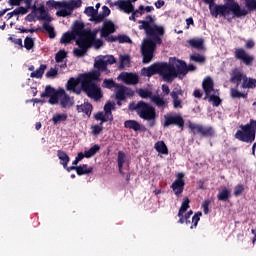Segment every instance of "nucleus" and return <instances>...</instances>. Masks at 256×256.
<instances>
[{
  "label": "nucleus",
  "mask_w": 256,
  "mask_h": 256,
  "mask_svg": "<svg viewBox=\"0 0 256 256\" xmlns=\"http://www.w3.org/2000/svg\"><path fill=\"white\" fill-rule=\"evenodd\" d=\"M100 150L101 146H99V144L93 145L89 150L84 151L85 158L91 159V157L97 155V153H99Z\"/></svg>",
  "instance_id": "72a5a7b5"
},
{
  "label": "nucleus",
  "mask_w": 256,
  "mask_h": 256,
  "mask_svg": "<svg viewBox=\"0 0 256 256\" xmlns=\"http://www.w3.org/2000/svg\"><path fill=\"white\" fill-rule=\"evenodd\" d=\"M190 133L194 136L199 135L204 138H213L215 137V129L212 126H203L202 124H193L188 125Z\"/></svg>",
  "instance_id": "1a4fd4ad"
},
{
  "label": "nucleus",
  "mask_w": 256,
  "mask_h": 256,
  "mask_svg": "<svg viewBox=\"0 0 256 256\" xmlns=\"http://www.w3.org/2000/svg\"><path fill=\"white\" fill-rule=\"evenodd\" d=\"M83 5L81 0L64 1V8L56 12L57 17H69L74 9H79Z\"/></svg>",
  "instance_id": "9b49d317"
},
{
  "label": "nucleus",
  "mask_w": 256,
  "mask_h": 256,
  "mask_svg": "<svg viewBox=\"0 0 256 256\" xmlns=\"http://www.w3.org/2000/svg\"><path fill=\"white\" fill-rule=\"evenodd\" d=\"M114 5L118 7L120 11H123V13H126L127 15H131V13H133V11L135 10V6L133 5V3L128 0H118L114 3Z\"/></svg>",
  "instance_id": "dca6fc26"
},
{
  "label": "nucleus",
  "mask_w": 256,
  "mask_h": 256,
  "mask_svg": "<svg viewBox=\"0 0 256 256\" xmlns=\"http://www.w3.org/2000/svg\"><path fill=\"white\" fill-rule=\"evenodd\" d=\"M77 36L73 34V32H65L61 39H60V43L62 44H67V43H71V41H73Z\"/></svg>",
  "instance_id": "a19ab883"
},
{
  "label": "nucleus",
  "mask_w": 256,
  "mask_h": 256,
  "mask_svg": "<svg viewBox=\"0 0 256 256\" xmlns=\"http://www.w3.org/2000/svg\"><path fill=\"white\" fill-rule=\"evenodd\" d=\"M137 93L141 99H151V97H153V92L149 91L148 89L140 88Z\"/></svg>",
  "instance_id": "09e8293b"
},
{
  "label": "nucleus",
  "mask_w": 256,
  "mask_h": 256,
  "mask_svg": "<svg viewBox=\"0 0 256 256\" xmlns=\"http://www.w3.org/2000/svg\"><path fill=\"white\" fill-rule=\"evenodd\" d=\"M102 58L104 59L106 65H114V63H117V60L113 55H106V56H103Z\"/></svg>",
  "instance_id": "13d9d810"
},
{
  "label": "nucleus",
  "mask_w": 256,
  "mask_h": 256,
  "mask_svg": "<svg viewBox=\"0 0 256 256\" xmlns=\"http://www.w3.org/2000/svg\"><path fill=\"white\" fill-rule=\"evenodd\" d=\"M203 215L202 212H196L194 214V216L192 217V222H191V216H189L188 214L184 215V223H186V225H189L190 222L192 223V225L190 226V229H196L197 225L199 224V221H201V216Z\"/></svg>",
  "instance_id": "412c9836"
},
{
  "label": "nucleus",
  "mask_w": 256,
  "mask_h": 256,
  "mask_svg": "<svg viewBox=\"0 0 256 256\" xmlns=\"http://www.w3.org/2000/svg\"><path fill=\"white\" fill-rule=\"evenodd\" d=\"M246 77L245 74L241 72L234 73L230 78V83H235L236 87H239L241 81H243V78Z\"/></svg>",
  "instance_id": "e433bc0d"
},
{
  "label": "nucleus",
  "mask_w": 256,
  "mask_h": 256,
  "mask_svg": "<svg viewBox=\"0 0 256 256\" xmlns=\"http://www.w3.org/2000/svg\"><path fill=\"white\" fill-rule=\"evenodd\" d=\"M115 99L117 101L116 104L118 105V107H121L123 105V101H127L122 91H116Z\"/></svg>",
  "instance_id": "603ef678"
},
{
  "label": "nucleus",
  "mask_w": 256,
  "mask_h": 256,
  "mask_svg": "<svg viewBox=\"0 0 256 256\" xmlns=\"http://www.w3.org/2000/svg\"><path fill=\"white\" fill-rule=\"evenodd\" d=\"M96 81H101V72L99 71H93L81 75V89L83 93H85L89 99L99 101L103 99V92Z\"/></svg>",
  "instance_id": "f03ea898"
},
{
  "label": "nucleus",
  "mask_w": 256,
  "mask_h": 256,
  "mask_svg": "<svg viewBox=\"0 0 256 256\" xmlns=\"http://www.w3.org/2000/svg\"><path fill=\"white\" fill-rule=\"evenodd\" d=\"M53 125H58V123H63L65 121H67V114L62 113H56L53 115L52 119H51Z\"/></svg>",
  "instance_id": "4c0bfd02"
},
{
  "label": "nucleus",
  "mask_w": 256,
  "mask_h": 256,
  "mask_svg": "<svg viewBox=\"0 0 256 256\" xmlns=\"http://www.w3.org/2000/svg\"><path fill=\"white\" fill-rule=\"evenodd\" d=\"M94 68L98 69L95 71H98L99 73H101V71H107V62H105V59L102 57L95 61Z\"/></svg>",
  "instance_id": "f704fd0d"
},
{
  "label": "nucleus",
  "mask_w": 256,
  "mask_h": 256,
  "mask_svg": "<svg viewBox=\"0 0 256 256\" xmlns=\"http://www.w3.org/2000/svg\"><path fill=\"white\" fill-rule=\"evenodd\" d=\"M232 13V18H229V15ZM210 14L212 17H224L227 19L229 23L233 21V19H241V17H246L249 15V11L245 8H241L239 3H232V4H214L212 9H210Z\"/></svg>",
  "instance_id": "7ed1b4c3"
},
{
  "label": "nucleus",
  "mask_w": 256,
  "mask_h": 256,
  "mask_svg": "<svg viewBox=\"0 0 256 256\" xmlns=\"http://www.w3.org/2000/svg\"><path fill=\"white\" fill-rule=\"evenodd\" d=\"M120 78L126 85H137L139 83V76L133 73H122L120 74Z\"/></svg>",
  "instance_id": "5701e85b"
},
{
  "label": "nucleus",
  "mask_w": 256,
  "mask_h": 256,
  "mask_svg": "<svg viewBox=\"0 0 256 256\" xmlns=\"http://www.w3.org/2000/svg\"><path fill=\"white\" fill-rule=\"evenodd\" d=\"M247 11H256V0H244Z\"/></svg>",
  "instance_id": "5fc2aeb1"
},
{
  "label": "nucleus",
  "mask_w": 256,
  "mask_h": 256,
  "mask_svg": "<svg viewBox=\"0 0 256 256\" xmlns=\"http://www.w3.org/2000/svg\"><path fill=\"white\" fill-rule=\"evenodd\" d=\"M46 5L49 9H64V1L57 2L55 0H48Z\"/></svg>",
  "instance_id": "37998d69"
},
{
  "label": "nucleus",
  "mask_w": 256,
  "mask_h": 256,
  "mask_svg": "<svg viewBox=\"0 0 256 256\" xmlns=\"http://www.w3.org/2000/svg\"><path fill=\"white\" fill-rule=\"evenodd\" d=\"M256 135V120L250 119L246 125L241 124L240 130H237L234 137L242 143H253Z\"/></svg>",
  "instance_id": "0eeeda50"
},
{
  "label": "nucleus",
  "mask_w": 256,
  "mask_h": 256,
  "mask_svg": "<svg viewBox=\"0 0 256 256\" xmlns=\"http://www.w3.org/2000/svg\"><path fill=\"white\" fill-rule=\"evenodd\" d=\"M125 158H126L125 152L119 151L118 157H117L118 170L120 175H122L123 177H125V172H123V165L125 164Z\"/></svg>",
  "instance_id": "7c9ffc66"
},
{
  "label": "nucleus",
  "mask_w": 256,
  "mask_h": 256,
  "mask_svg": "<svg viewBox=\"0 0 256 256\" xmlns=\"http://www.w3.org/2000/svg\"><path fill=\"white\" fill-rule=\"evenodd\" d=\"M112 33H115V24L111 20L104 21L100 31L101 37L107 38Z\"/></svg>",
  "instance_id": "a211bd4d"
},
{
  "label": "nucleus",
  "mask_w": 256,
  "mask_h": 256,
  "mask_svg": "<svg viewBox=\"0 0 256 256\" xmlns=\"http://www.w3.org/2000/svg\"><path fill=\"white\" fill-rule=\"evenodd\" d=\"M163 97L164 96L161 97L159 95H153L151 97L152 103H154L158 109H165V107H167V101H165V98Z\"/></svg>",
  "instance_id": "bb28decb"
},
{
  "label": "nucleus",
  "mask_w": 256,
  "mask_h": 256,
  "mask_svg": "<svg viewBox=\"0 0 256 256\" xmlns=\"http://www.w3.org/2000/svg\"><path fill=\"white\" fill-rule=\"evenodd\" d=\"M103 87H105V89H113V87H116V89H119V87H121V84L115 83L113 79H104Z\"/></svg>",
  "instance_id": "a18cd8bd"
},
{
  "label": "nucleus",
  "mask_w": 256,
  "mask_h": 256,
  "mask_svg": "<svg viewBox=\"0 0 256 256\" xmlns=\"http://www.w3.org/2000/svg\"><path fill=\"white\" fill-rule=\"evenodd\" d=\"M92 46H94L95 49H101V47H103V40L95 39V34H94V40L92 41Z\"/></svg>",
  "instance_id": "69168bd1"
},
{
  "label": "nucleus",
  "mask_w": 256,
  "mask_h": 256,
  "mask_svg": "<svg viewBox=\"0 0 256 256\" xmlns=\"http://www.w3.org/2000/svg\"><path fill=\"white\" fill-rule=\"evenodd\" d=\"M119 43H131V38L127 35H118Z\"/></svg>",
  "instance_id": "338daca9"
},
{
  "label": "nucleus",
  "mask_w": 256,
  "mask_h": 256,
  "mask_svg": "<svg viewBox=\"0 0 256 256\" xmlns=\"http://www.w3.org/2000/svg\"><path fill=\"white\" fill-rule=\"evenodd\" d=\"M45 69H47V65L41 64L40 67L36 71H33L30 74V77L32 79H41V77H43V75L45 74Z\"/></svg>",
  "instance_id": "473e14b6"
},
{
  "label": "nucleus",
  "mask_w": 256,
  "mask_h": 256,
  "mask_svg": "<svg viewBox=\"0 0 256 256\" xmlns=\"http://www.w3.org/2000/svg\"><path fill=\"white\" fill-rule=\"evenodd\" d=\"M129 111L132 113L135 111L140 119L144 121H148V127H155L157 125V112L155 107L151 104L146 103L145 101L141 100L136 102H130L128 105Z\"/></svg>",
  "instance_id": "20e7f679"
},
{
  "label": "nucleus",
  "mask_w": 256,
  "mask_h": 256,
  "mask_svg": "<svg viewBox=\"0 0 256 256\" xmlns=\"http://www.w3.org/2000/svg\"><path fill=\"white\" fill-rule=\"evenodd\" d=\"M73 100H71V96L69 94H66L65 90L64 93H60V106L62 109H67V107H73Z\"/></svg>",
  "instance_id": "b1692460"
},
{
  "label": "nucleus",
  "mask_w": 256,
  "mask_h": 256,
  "mask_svg": "<svg viewBox=\"0 0 256 256\" xmlns=\"http://www.w3.org/2000/svg\"><path fill=\"white\" fill-rule=\"evenodd\" d=\"M170 125H176L179 129L185 127V120L180 114H166L164 115L163 127H170Z\"/></svg>",
  "instance_id": "f8f14e48"
},
{
  "label": "nucleus",
  "mask_w": 256,
  "mask_h": 256,
  "mask_svg": "<svg viewBox=\"0 0 256 256\" xmlns=\"http://www.w3.org/2000/svg\"><path fill=\"white\" fill-rule=\"evenodd\" d=\"M72 34L76 37L83 35L85 32L89 33L91 30L85 29V24L81 21H75L72 27Z\"/></svg>",
  "instance_id": "4be33fe9"
},
{
  "label": "nucleus",
  "mask_w": 256,
  "mask_h": 256,
  "mask_svg": "<svg viewBox=\"0 0 256 256\" xmlns=\"http://www.w3.org/2000/svg\"><path fill=\"white\" fill-rule=\"evenodd\" d=\"M77 175H89V173H93V168H87V164H83L82 166H77L76 168Z\"/></svg>",
  "instance_id": "58836bf2"
},
{
  "label": "nucleus",
  "mask_w": 256,
  "mask_h": 256,
  "mask_svg": "<svg viewBox=\"0 0 256 256\" xmlns=\"http://www.w3.org/2000/svg\"><path fill=\"white\" fill-rule=\"evenodd\" d=\"M64 93H65V90L60 89V90H58V92H56L52 96H48L49 97L48 103L50 105H57V103H59V99L61 97V94H64Z\"/></svg>",
  "instance_id": "c9c22d12"
},
{
  "label": "nucleus",
  "mask_w": 256,
  "mask_h": 256,
  "mask_svg": "<svg viewBox=\"0 0 256 256\" xmlns=\"http://www.w3.org/2000/svg\"><path fill=\"white\" fill-rule=\"evenodd\" d=\"M77 111L78 113H85V115L90 116L91 113L93 112V105L91 103L86 102L81 105H77Z\"/></svg>",
  "instance_id": "c85d7f7f"
},
{
  "label": "nucleus",
  "mask_w": 256,
  "mask_h": 256,
  "mask_svg": "<svg viewBox=\"0 0 256 256\" xmlns=\"http://www.w3.org/2000/svg\"><path fill=\"white\" fill-rule=\"evenodd\" d=\"M232 99H247V93H241L239 90L232 88L230 91Z\"/></svg>",
  "instance_id": "49530a36"
},
{
  "label": "nucleus",
  "mask_w": 256,
  "mask_h": 256,
  "mask_svg": "<svg viewBox=\"0 0 256 256\" xmlns=\"http://www.w3.org/2000/svg\"><path fill=\"white\" fill-rule=\"evenodd\" d=\"M56 93H58V91L55 90V88L51 87V85H48L45 87L44 92L40 94V97H42V98L51 97V96L55 95Z\"/></svg>",
  "instance_id": "c03bdc74"
},
{
  "label": "nucleus",
  "mask_w": 256,
  "mask_h": 256,
  "mask_svg": "<svg viewBox=\"0 0 256 256\" xmlns=\"http://www.w3.org/2000/svg\"><path fill=\"white\" fill-rule=\"evenodd\" d=\"M191 61H195V63H205V56L201 54H193L190 56Z\"/></svg>",
  "instance_id": "4d7b16f0"
},
{
  "label": "nucleus",
  "mask_w": 256,
  "mask_h": 256,
  "mask_svg": "<svg viewBox=\"0 0 256 256\" xmlns=\"http://www.w3.org/2000/svg\"><path fill=\"white\" fill-rule=\"evenodd\" d=\"M154 149L158 153H161L162 155H169V149L167 148V145L164 141H158L155 143Z\"/></svg>",
  "instance_id": "2f4dec72"
},
{
  "label": "nucleus",
  "mask_w": 256,
  "mask_h": 256,
  "mask_svg": "<svg viewBox=\"0 0 256 256\" xmlns=\"http://www.w3.org/2000/svg\"><path fill=\"white\" fill-rule=\"evenodd\" d=\"M185 174L183 173H178L176 175V180L172 183L171 189L174 191V195L176 197H179L183 191H185Z\"/></svg>",
  "instance_id": "4468645a"
},
{
  "label": "nucleus",
  "mask_w": 256,
  "mask_h": 256,
  "mask_svg": "<svg viewBox=\"0 0 256 256\" xmlns=\"http://www.w3.org/2000/svg\"><path fill=\"white\" fill-rule=\"evenodd\" d=\"M96 121H102V123H107V121H113L110 117L105 115L103 112H98L95 115Z\"/></svg>",
  "instance_id": "864d4df0"
},
{
  "label": "nucleus",
  "mask_w": 256,
  "mask_h": 256,
  "mask_svg": "<svg viewBox=\"0 0 256 256\" xmlns=\"http://www.w3.org/2000/svg\"><path fill=\"white\" fill-rule=\"evenodd\" d=\"M234 57L238 61H242V63L246 65V67H250V65H253V62L255 61V56L250 55L243 48H236L234 51Z\"/></svg>",
  "instance_id": "ddd939ff"
},
{
  "label": "nucleus",
  "mask_w": 256,
  "mask_h": 256,
  "mask_svg": "<svg viewBox=\"0 0 256 256\" xmlns=\"http://www.w3.org/2000/svg\"><path fill=\"white\" fill-rule=\"evenodd\" d=\"M116 91H122L125 99H127V97H133V95H135V91L121 84L120 86H118V89H116Z\"/></svg>",
  "instance_id": "ea45409f"
},
{
  "label": "nucleus",
  "mask_w": 256,
  "mask_h": 256,
  "mask_svg": "<svg viewBox=\"0 0 256 256\" xmlns=\"http://www.w3.org/2000/svg\"><path fill=\"white\" fill-rule=\"evenodd\" d=\"M245 191V186L243 184H238L234 187L233 195L234 197H239Z\"/></svg>",
  "instance_id": "6e6d98bb"
},
{
  "label": "nucleus",
  "mask_w": 256,
  "mask_h": 256,
  "mask_svg": "<svg viewBox=\"0 0 256 256\" xmlns=\"http://www.w3.org/2000/svg\"><path fill=\"white\" fill-rule=\"evenodd\" d=\"M24 47L27 51H31V49H35V40L29 36L24 39Z\"/></svg>",
  "instance_id": "de8ad7c7"
},
{
  "label": "nucleus",
  "mask_w": 256,
  "mask_h": 256,
  "mask_svg": "<svg viewBox=\"0 0 256 256\" xmlns=\"http://www.w3.org/2000/svg\"><path fill=\"white\" fill-rule=\"evenodd\" d=\"M93 21H95V23H101L104 19H105V15H103L102 13L97 14V12L94 14V17H92Z\"/></svg>",
  "instance_id": "774afa93"
},
{
  "label": "nucleus",
  "mask_w": 256,
  "mask_h": 256,
  "mask_svg": "<svg viewBox=\"0 0 256 256\" xmlns=\"http://www.w3.org/2000/svg\"><path fill=\"white\" fill-rule=\"evenodd\" d=\"M67 58V52L65 50H59L55 54L56 63H63V60Z\"/></svg>",
  "instance_id": "3c124183"
},
{
  "label": "nucleus",
  "mask_w": 256,
  "mask_h": 256,
  "mask_svg": "<svg viewBox=\"0 0 256 256\" xmlns=\"http://www.w3.org/2000/svg\"><path fill=\"white\" fill-rule=\"evenodd\" d=\"M211 205V200H204L202 203V209L204 211V215H209V206Z\"/></svg>",
  "instance_id": "680f3d73"
},
{
  "label": "nucleus",
  "mask_w": 256,
  "mask_h": 256,
  "mask_svg": "<svg viewBox=\"0 0 256 256\" xmlns=\"http://www.w3.org/2000/svg\"><path fill=\"white\" fill-rule=\"evenodd\" d=\"M142 71L145 77H153V75H160V77H162L164 81L165 75H167L165 62L154 63L147 68H143Z\"/></svg>",
  "instance_id": "9d476101"
},
{
  "label": "nucleus",
  "mask_w": 256,
  "mask_h": 256,
  "mask_svg": "<svg viewBox=\"0 0 256 256\" xmlns=\"http://www.w3.org/2000/svg\"><path fill=\"white\" fill-rule=\"evenodd\" d=\"M188 43L193 49H198V51L205 49V46H203L205 40L203 38H193L188 40Z\"/></svg>",
  "instance_id": "a878e982"
},
{
  "label": "nucleus",
  "mask_w": 256,
  "mask_h": 256,
  "mask_svg": "<svg viewBox=\"0 0 256 256\" xmlns=\"http://www.w3.org/2000/svg\"><path fill=\"white\" fill-rule=\"evenodd\" d=\"M218 201H222L227 203L229 199H231V190L227 189V187L222 188L217 194Z\"/></svg>",
  "instance_id": "393cba45"
},
{
  "label": "nucleus",
  "mask_w": 256,
  "mask_h": 256,
  "mask_svg": "<svg viewBox=\"0 0 256 256\" xmlns=\"http://www.w3.org/2000/svg\"><path fill=\"white\" fill-rule=\"evenodd\" d=\"M59 71L55 68H51L47 73V79H55V76L58 75Z\"/></svg>",
  "instance_id": "0e129e2a"
},
{
  "label": "nucleus",
  "mask_w": 256,
  "mask_h": 256,
  "mask_svg": "<svg viewBox=\"0 0 256 256\" xmlns=\"http://www.w3.org/2000/svg\"><path fill=\"white\" fill-rule=\"evenodd\" d=\"M207 99L210 103H213L214 107H219V105H221V98L215 94H209Z\"/></svg>",
  "instance_id": "8fccbe9b"
},
{
  "label": "nucleus",
  "mask_w": 256,
  "mask_h": 256,
  "mask_svg": "<svg viewBox=\"0 0 256 256\" xmlns=\"http://www.w3.org/2000/svg\"><path fill=\"white\" fill-rule=\"evenodd\" d=\"M8 40L14 43V45H18L20 49H23V40L21 38H14L13 36H10Z\"/></svg>",
  "instance_id": "052dcab7"
},
{
  "label": "nucleus",
  "mask_w": 256,
  "mask_h": 256,
  "mask_svg": "<svg viewBox=\"0 0 256 256\" xmlns=\"http://www.w3.org/2000/svg\"><path fill=\"white\" fill-rule=\"evenodd\" d=\"M189 203H191V200H189V197H186L181 204L180 210L186 213L187 209L190 207Z\"/></svg>",
  "instance_id": "e2e57ef3"
},
{
  "label": "nucleus",
  "mask_w": 256,
  "mask_h": 256,
  "mask_svg": "<svg viewBox=\"0 0 256 256\" xmlns=\"http://www.w3.org/2000/svg\"><path fill=\"white\" fill-rule=\"evenodd\" d=\"M32 13H39L40 15L37 17L38 21H46L43 24V29L48 33L50 39H55L57 37V34L55 33V28L51 26L49 23H51L52 19L49 16V12L45 10V5H40L37 7V5L32 6Z\"/></svg>",
  "instance_id": "6e6552de"
},
{
  "label": "nucleus",
  "mask_w": 256,
  "mask_h": 256,
  "mask_svg": "<svg viewBox=\"0 0 256 256\" xmlns=\"http://www.w3.org/2000/svg\"><path fill=\"white\" fill-rule=\"evenodd\" d=\"M81 84V80L79 78L71 77L66 83L67 91H72V93H76V95L81 94V89H77V86Z\"/></svg>",
  "instance_id": "aec40b11"
},
{
  "label": "nucleus",
  "mask_w": 256,
  "mask_h": 256,
  "mask_svg": "<svg viewBox=\"0 0 256 256\" xmlns=\"http://www.w3.org/2000/svg\"><path fill=\"white\" fill-rule=\"evenodd\" d=\"M241 87H242V89H255L256 79L255 78H248L247 76H244Z\"/></svg>",
  "instance_id": "c756f323"
},
{
  "label": "nucleus",
  "mask_w": 256,
  "mask_h": 256,
  "mask_svg": "<svg viewBox=\"0 0 256 256\" xmlns=\"http://www.w3.org/2000/svg\"><path fill=\"white\" fill-rule=\"evenodd\" d=\"M115 109V103H111V102H107L105 105H104V114L107 115L110 120L113 121V111Z\"/></svg>",
  "instance_id": "79ce46f5"
},
{
  "label": "nucleus",
  "mask_w": 256,
  "mask_h": 256,
  "mask_svg": "<svg viewBox=\"0 0 256 256\" xmlns=\"http://www.w3.org/2000/svg\"><path fill=\"white\" fill-rule=\"evenodd\" d=\"M138 29L140 31H145L148 39L144 40L141 46V55L143 57L142 62L144 64L151 63L153 61V53H155V49L157 45H161L163 43V37L165 35V28L163 26H159L155 23V18L151 15H147L145 20H139Z\"/></svg>",
  "instance_id": "f257e3e1"
},
{
  "label": "nucleus",
  "mask_w": 256,
  "mask_h": 256,
  "mask_svg": "<svg viewBox=\"0 0 256 256\" xmlns=\"http://www.w3.org/2000/svg\"><path fill=\"white\" fill-rule=\"evenodd\" d=\"M77 37L76 45L79 48H74L73 53L76 57H84L87 54V51L93 47L94 34L90 30V32H84Z\"/></svg>",
  "instance_id": "423d86ee"
},
{
  "label": "nucleus",
  "mask_w": 256,
  "mask_h": 256,
  "mask_svg": "<svg viewBox=\"0 0 256 256\" xmlns=\"http://www.w3.org/2000/svg\"><path fill=\"white\" fill-rule=\"evenodd\" d=\"M179 95H183V89L181 88H174L170 93L174 109H183V100L179 98Z\"/></svg>",
  "instance_id": "2eb2a0df"
},
{
  "label": "nucleus",
  "mask_w": 256,
  "mask_h": 256,
  "mask_svg": "<svg viewBox=\"0 0 256 256\" xmlns=\"http://www.w3.org/2000/svg\"><path fill=\"white\" fill-rule=\"evenodd\" d=\"M84 13L88 16V17H94L95 13H97V10H95V7L93 6H88L85 8Z\"/></svg>",
  "instance_id": "bf43d9fd"
},
{
  "label": "nucleus",
  "mask_w": 256,
  "mask_h": 256,
  "mask_svg": "<svg viewBox=\"0 0 256 256\" xmlns=\"http://www.w3.org/2000/svg\"><path fill=\"white\" fill-rule=\"evenodd\" d=\"M215 87V83L213 82V79L211 77L207 76L203 82H202V89L205 92L204 100H207L209 98V95L213 93Z\"/></svg>",
  "instance_id": "f3484780"
},
{
  "label": "nucleus",
  "mask_w": 256,
  "mask_h": 256,
  "mask_svg": "<svg viewBox=\"0 0 256 256\" xmlns=\"http://www.w3.org/2000/svg\"><path fill=\"white\" fill-rule=\"evenodd\" d=\"M125 129H132L133 131H141L145 133L147 131V127L140 124L137 120H126L124 122Z\"/></svg>",
  "instance_id": "6ab92c4d"
},
{
  "label": "nucleus",
  "mask_w": 256,
  "mask_h": 256,
  "mask_svg": "<svg viewBox=\"0 0 256 256\" xmlns=\"http://www.w3.org/2000/svg\"><path fill=\"white\" fill-rule=\"evenodd\" d=\"M57 157L58 159H60V165H62L64 168H67V165H69V161H71V158H69L67 152L63 150H58Z\"/></svg>",
  "instance_id": "cd10ccee"
},
{
  "label": "nucleus",
  "mask_w": 256,
  "mask_h": 256,
  "mask_svg": "<svg viewBox=\"0 0 256 256\" xmlns=\"http://www.w3.org/2000/svg\"><path fill=\"white\" fill-rule=\"evenodd\" d=\"M166 74L165 81L166 83H173L179 75L185 77L187 75V63L183 60H175L172 64L165 62Z\"/></svg>",
  "instance_id": "39448f33"
}]
</instances>
